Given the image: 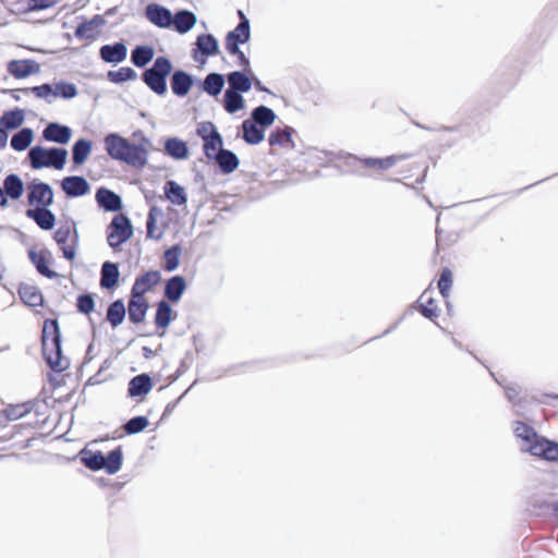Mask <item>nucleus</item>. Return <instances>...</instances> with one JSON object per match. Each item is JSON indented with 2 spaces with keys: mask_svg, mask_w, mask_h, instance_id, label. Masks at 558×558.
I'll return each instance as SVG.
<instances>
[{
  "mask_svg": "<svg viewBox=\"0 0 558 558\" xmlns=\"http://www.w3.org/2000/svg\"><path fill=\"white\" fill-rule=\"evenodd\" d=\"M153 58L154 49L149 46H137L131 56L132 62L138 68L145 66Z\"/></svg>",
  "mask_w": 558,
  "mask_h": 558,
  "instance_id": "79ce46f5",
  "label": "nucleus"
},
{
  "mask_svg": "<svg viewBox=\"0 0 558 558\" xmlns=\"http://www.w3.org/2000/svg\"><path fill=\"white\" fill-rule=\"evenodd\" d=\"M148 303L142 295L131 292V300L128 306L129 319L134 324L142 323L146 316Z\"/></svg>",
  "mask_w": 558,
  "mask_h": 558,
  "instance_id": "2eb2a0df",
  "label": "nucleus"
},
{
  "mask_svg": "<svg viewBox=\"0 0 558 558\" xmlns=\"http://www.w3.org/2000/svg\"><path fill=\"white\" fill-rule=\"evenodd\" d=\"M133 138L138 141L130 142L120 134L110 133L104 138L105 149L112 159L143 169L148 163L150 141L141 131L135 132Z\"/></svg>",
  "mask_w": 558,
  "mask_h": 558,
  "instance_id": "f257e3e1",
  "label": "nucleus"
},
{
  "mask_svg": "<svg viewBox=\"0 0 558 558\" xmlns=\"http://www.w3.org/2000/svg\"><path fill=\"white\" fill-rule=\"evenodd\" d=\"M25 113L23 109L15 108L4 111L0 118V125L8 132L20 128L24 122Z\"/></svg>",
  "mask_w": 558,
  "mask_h": 558,
  "instance_id": "bb28decb",
  "label": "nucleus"
},
{
  "mask_svg": "<svg viewBox=\"0 0 558 558\" xmlns=\"http://www.w3.org/2000/svg\"><path fill=\"white\" fill-rule=\"evenodd\" d=\"M125 317V306L121 300L114 301L107 311V319L112 327L121 325Z\"/></svg>",
  "mask_w": 558,
  "mask_h": 558,
  "instance_id": "a19ab883",
  "label": "nucleus"
},
{
  "mask_svg": "<svg viewBox=\"0 0 558 558\" xmlns=\"http://www.w3.org/2000/svg\"><path fill=\"white\" fill-rule=\"evenodd\" d=\"M99 53L105 62L118 64L125 60L128 49L123 43H116L113 45L102 46Z\"/></svg>",
  "mask_w": 558,
  "mask_h": 558,
  "instance_id": "4468645a",
  "label": "nucleus"
},
{
  "mask_svg": "<svg viewBox=\"0 0 558 558\" xmlns=\"http://www.w3.org/2000/svg\"><path fill=\"white\" fill-rule=\"evenodd\" d=\"M34 138V132L31 128H22L13 134L10 145L16 151H23L29 147Z\"/></svg>",
  "mask_w": 558,
  "mask_h": 558,
  "instance_id": "c85d7f7f",
  "label": "nucleus"
},
{
  "mask_svg": "<svg viewBox=\"0 0 558 558\" xmlns=\"http://www.w3.org/2000/svg\"><path fill=\"white\" fill-rule=\"evenodd\" d=\"M252 120L262 128H267L275 122L276 114L272 109L266 106H259L253 110Z\"/></svg>",
  "mask_w": 558,
  "mask_h": 558,
  "instance_id": "58836bf2",
  "label": "nucleus"
},
{
  "mask_svg": "<svg viewBox=\"0 0 558 558\" xmlns=\"http://www.w3.org/2000/svg\"><path fill=\"white\" fill-rule=\"evenodd\" d=\"M8 137L9 132L0 125V149L7 146Z\"/></svg>",
  "mask_w": 558,
  "mask_h": 558,
  "instance_id": "69168bd1",
  "label": "nucleus"
},
{
  "mask_svg": "<svg viewBox=\"0 0 558 558\" xmlns=\"http://www.w3.org/2000/svg\"><path fill=\"white\" fill-rule=\"evenodd\" d=\"M453 276L448 268L444 269L438 281V289L444 298H447L452 287Z\"/></svg>",
  "mask_w": 558,
  "mask_h": 558,
  "instance_id": "603ef678",
  "label": "nucleus"
},
{
  "mask_svg": "<svg viewBox=\"0 0 558 558\" xmlns=\"http://www.w3.org/2000/svg\"><path fill=\"white\" fill-rule=\"evenodd\" d=\"M68 158V151L63 148H41L37 146V169L52 167L57 170L63 169Z\"/></svg>",
  "mask_w": 558,
  "mask_h": 558,
  "instance_id": "6e6552de",
  "label": "nucleus"
},
{
  "mask_svg": "<svg viewBox=\"0 0 558 558\" xmlns=\"http://www.w3.org/2000/svg\"><path fill=\"white\" fill-rule=\"evenodd\" d=\"M26 197L29 207L26 209V216L35 220V179L26 183Z\"/></svg>",
  "mask_w": 558,
  "mask_h": 558,
  "instance_id": "5fc2aeb1",
  "label": "nucleus"
},
{
  "mask_svg": "<svg viewBox=\"0 0 558 558\" xmlns=\"http://www.w3.org/2000/svg\"><path fill=\"white\" fill-rule=\"evenodd\" d=\"M192 86V77L183 72L177 71L173 73L171 78L172 92L180 97L186 96Z\"/></svg>",
  "mask_w": 558,
  "mask_h": 558,
  "instance_id": "393cba45",
  "label": "nucleus"
},
{
  "mask_svg": "<svg viewBox=\"0 0 558 558\" xmlns=\"http://www.w3.org/2000/svg\"><path fill=\"white\" fill-rule=\"evenodd\" d=\"M3 187L8 197L14 201L19 199L24 192V183L15 173H10L5 177Z\"/></svg>",
  "mask_w": 558,
  "mask_h": 558,
  "instance_id": "7c9ffc66",
  "label": "nucleus"
},
{
  "mask_svg": "<svg viewBox=\"0 0 558 558\" xmlns=\"http://www.w3.org/2000/svg\"><path fill=\"white\" fill-rule=\"evenodd\" d=\"M37 271L40 272L41 275L48 277V278H53L57 276V274L52 270H50L44 263L43 260L37 256Z\"/></svg>",
  "mask_w": 558,
  "mask_h": 558,
  "instance_id": "052dcab7",
  "label": "nucleus"
},
{
  "mask_svg": "<svg viewBox=\"0 0 558 558\" xmlns=\"http://www.w3.org/2000/svg\"><path fill=\"white\" fill-rule=\"evenodd\" d=\"M70 234V229L66 228H60L54 233V240L57 243L62 244L65 243Z\"/></svg>",
  "mask_w": 558,
  "mask_h": 558,
  "instance_id": "bf43d9fd",
  "label": "nucleus"
},
{
  "mask_svg": "<svg viewBox=\"0 0 558 558\" xmlns=\"http://www.w3.org/2000/svg\"><path fill=\"white\" fill-rule=\"evenodd\" d=\"M43 354L47 364L56 372H62L69 366L68 360L62 356L61 343L57 344L56 351L47 349V351H43Z\"/></svg>",
  "mask_w": 558,
  "mask_h": 558,
  "instance_id": "cd10ccee",
  "label": "nucleus"
},
{
  "mask_svg": "<svg viewBox=\"0 0 558 558\" xmlns=\"http://www.w3.org/2000/svg\"><path fill=\"white\" fill-rule=\"evenodd\" d=\"M34 405L35 402L33 400H28L26 402L16 404H9L2 411V413L5 415L7 420L15 421L29 413L33 410Z\"/></svg>",
  "mask_w": 558,
  "mask_h": 558,
  "instance_id": "473e14b6",
  "label": "nucleus"
},
{
  "mask_svg": "<svg viewBox=\"0 0 558 558\" xmlns=\"http://www.w3.org/2000/svg\"><path fill=\"white\" fill-rule=\"evenodd\" d=\"M59 343H61V335L58 323L56 320H46L41 335L43 351H47V349L56 351Z\"/></svg>",
  "mask_w": 558,
  "mask_h": 558,
  "instance_id": "9b49d317",
  "label": "nucleus"
},
{
  "mask_svg": "<svg viewBox=\"0 0 558 558\" xmlns=\"http://www.w3.org/2000/svg\"><path fill=\"white\" fill-rule=\"evenodd\" d=\"M148 426V420L145 416H136L131 418L124 426L128 434H136L144 430Z\"/></svg>",
  "mask_w": 558,
  "mask_h": 558,
  "instance_id": "3c124183",
  "label": "nucleus"
},
{
  "mask_svg": "<svg viewBox=\"0 0 558 558\" xmlns=\"http://www.w3.org/2000/svg\"><path fill=\"white\" fill-rule=\"evenodd\" d=\"M198 50L206 56H214L218 50V41L213 35H201L196 41Z\"/></svg>",
  "mask_w": 558,
  "mask_h": 558,
  "instance_id": "c03bdc74",
  "label": "nucleus"
},
{
  "mask_svg": "<svg viewBox=\"0 0 558 558\" xmlns=\"http://www.w3.org/2000/svg\"><path fill=\"white\" fill-rule=\"evenodd\" d=\"M229 89L246 93L251 89L253 81L245 72L234 71L228 74Z\"/></svg>",
  "mask_w": 558,
  "mask_h": 558,
  "instance_id": "5701e85b",
  "label": "nucleus"
},
{
  "mask_svg": "<svg viewBox=\"0 0 558 558\" xmlns=\"http://www.w3.org/2000/svg\"><path fill=\"white\" fill-rule=\"evenodd\" d=\"M235 56H238L240 65L243 66L244 71L245 72L250 71V61L245 57V54L239 49V52Z\"/></svg>",
  "mask_w": 558,
  "mask_h": 558,
  "instance_id": "0e129e2a",
  "label": "nucleus"
},
{
  "mask_svg": "<svg viewBox=\"0 0 558 558\" xmlns=\"http://www.w3.org/2000/svg\"><path fill=\"white\" fill-rule=\"evenodd\" d=\"M225 83L222 74L210 73L203 81V90L209 96L217 97L221 93Z\"/></svg>",
  "mask_w": 558,
  "mask_h": 558,
  "instance_id": "2f4dec72",
  "label": "nucleus"
},
{
  "mask_svg": "<svg viewBox=\"0 0 558 558\" xmlns=\"http://www.w3.org/2000/svg\"><path fill=\"white\" fill-rule=\"evenodd\" d=\"M186 289L185 279L182 276H174L166 283L165 295L171 302H179Z\"/></svg>",
  "mask_w": 558,
  "mask_h": 558,
  "instance_id": "412c9836",
  "label": "nucleus"
},
{
  "mask_svg": "<svg viewBox=\"0 0 558 558\" xmlns=\"http://www.w3.org/2000/svg\"><path fill=\"white\" fill-rule=\"evenodd\" d=\"M96 199L101 207L109 211H117L122 206L120 196L107 189H99Z\"/></svg>",
  "mask_w": 558,
  "mask_h": 558,
  "instance_id": "a211bd4d",
  "label": "nucleus"
},
{
  "mask_svg": "<svg viewBox=\"0 0 558 558\" xmlns=\"http://www.w3.org/2000/svg\"><path fill=\"white\" fill-rule=\"evenodd\" d=\"M81 460L86 468L93 471L105 469L109 474H116L122 465V451L120 448L111 450L107 457L99 451L82 450Z\"/></svg>",
  "mask_w": 558,
  "mask_h": 558,
  "instance_id": "7ed1b4c3",
  "label": "nucleus"
},
{
  "mask_svg": "<svg viewBox=\"0 0 558 558\" xmlns=\"http://www.w3.org/2000/svg\"><path fill=\"white\" fill-rule=\"evenodd\" d=\"M15 232H16V240L19 242H21L23 245L29 244V236L27 234H25L24 232H22L20 230H15Z\"/></svg>",
  "mask_w": 558,
  "mask_h": 558,
  "instance_id": "774afa93",
  "label": "nucleus"
},
{
  "mask_svg": "<svg viewBox=\"0 0 558 558\" xmlns=\"http://www.w3.org/2000/svg\"><path fill=\"white\" fill-rule=\"evenodd\" d=\"M62 190L68 196L77 197L89 191V184L83 177H66L61 182Z\"/></svg>",
  "mask_w": 558,
  "mask_h": 558,
  "instance_id": "ddd939ff",
  "label": "nucleus"
},
{
  "mask_svg": "<svg viewBox=\"0 0 558 558\" xmlns=\"http://www.w3.org/2000/svg\"><path fill=\"white\" fill-rule=\"evenodd\" d=\"M153 388L151 379L146 374L135 376L129 383V395L131 397H141L147 395Z\"/></svg>",
  "mask_w": 558,
  "mask_h": 558,
  "instance_id": "4be33fe9",
  "label": "nucleus"
},
{
  "mask_svg": "<svg viewBox=\"0 0 558 558\" xmlns=\"http://www.w3.org/2000/svg\"><path fill=\"white\" fill-rule=\"evenodd\" d=\"M160 279V271H147L143 276L136 278L132 288V293L144 296L146 292L150 291L155 286L159 283Z\"/></svg>",
  "mask_w": 558,
  "mask_h": 558,
  "instance_id": "f8f14e48",
  "label": "nucleus"
},
{
  "mask_svg": "<svg viewBox=\"0 0 558 558\" xmlns=\"http://www.w3.org/2000/svg\"><path fill=\"white\" fill-rule=\"evenodd\" d=\"M133 235V227L130 219L124 215L113 217L107 229L108 244L117 250Z\"/></svg>",
  "mask_w": 558,
  "mask_h": 558,
  "instance_id": "39448f33",
  "label": "nucleus"
},
{
  "mask_svg": "<svg viewBox=\"0 0 558 558\" xmlns=\"http://www.w3.org/2000/svg\"><path fill=\"white\" fill-rule=\"evenodd\" d=\"M182 254V248L180 245H173L165 252V269L167 271L175 270L180 265V256Z\"/></svg>",
  "mask_w": 558,
  "mask_h": 558,
  "instance_id": "37998d69",
  "label": "nucleus"
},
{
  "mask_svg": "<svg viewBox=\"0 0 558 558\" xmlns=\"http://www.w3.org/2000/svg\"><path fill=\"white\" fill-rule=\"evenodd\" d=\"M421 312L427 318H434L438 316L437 306L434 304V300L428 296L427 292H424L421 298Z\"/></svg>",
  "mask_w": 558,
  "mask_h": 558,
  "instance_id": "8fccbe9b",
  "label": "nucleus"
},
{
  "mask_svg": "<svg viewBox=\"0 0 558 558\" xmlns=\"http://www.w3.org/2000/svg\"><path fill=\"white\" fill-rule=\"evenodd\" d=\"M225 109L229 113H234L244 108V99L240 92L227 89L223 96Z\"/></svg>",
  "mask_w": 558,
  "mask_h": 558,
  "instance_id": "ea45409f",
  "label": "nucleus"
},
{
  "mask_svg": "<svg viewBox=\"0 0 558 558\" xmlns=\"http://www.w3.org/2000/svg\"><path fill=\"white\" fill-rule=\"evenodd\" d=\"M25 162L35 170V146L28 148Z\"/></svg>",
  "mask_w": 558,
  "mask_h": 558,
  "instance_id": "680f3d73",
  "label": "nucleus"
},
{
  "mask_svg": "<svg viewBox=\"0 0 558 558\" xmlns=\"http://www.w3.org/2000/svg\"><path fill=\"white\" fill-rule=\"evenodd\" d=\"M52 190L47 184L37 183V201L49 204L52 202Z\"/></svg>",
  "mask_w": 558,
  "mask_h": 558,
  "instance_id": "4d7b16f0",
  "label": "nucleus"
},
{
  "mask_svg": "<svg viewBox=\"0 0 558 558\" xmlns=\"http://www.w3.org/2000/svg\"><path fill=\"white\" fill-rule=\"evenodd\" d=\"M54 215L46 209L37 207V226L44 230H51L54 226Z\"/></svg>",
  "mask_w": 558,
  "mask_h": 558,
  "instance_id": "09e8293b",
  "label": "nucleus"
},
{
  "mask_svg": "<svg viewBox=\"0 0 558 558\" xmlns=\"http://www.w3.org/2000/svg\"><path fill=\"white\" fill-rule=\"evenodd\" d=\"M43 137L48 142L64 145L70 142L72 130L66 125L51 122L43 131Z\"/></svg>",
  "mask_w": 558,
  "mask_h": 558,
  "instance_id": "1a4fd4ad",
  "label": "nucleus"
},
{
  "mask_svg": "<svg viewBox=\"0 0 558 558\" xmlns=\"http://www.w3.org/2000/svg\"><path fill=\"white\" fill-rule=\"evenodd\" d=\"M162 216V211L160 208L153 206L148 213L147 217V238L151 240H160L165 234V229L158 227L157 221L158 218Z\"/></svg>",
  "mask_w": 558,
  "mask_h": 558,
  "instance_id": "f3484780",
  "label": "nucleus"
},
{
  "mask_svg": "<svg viewBox=\"0 0 558 558\" xmlns=\"http://www.w3.org/2000/svg\"><path fill=\"white\" fill-rule=\"evenodd\" d=\"M105 24V19L100 15L94 16L90 21L77 26L75 36L81 39H94L99 34V28Z\"/></svg>",
  "mask_w": 558,
  "mask_h": 558,
  "instance_id": "dca6fc26",
  "label": "nucleus"
},
{
  "mask_svg": "<svg viewBox=\"0 0 558 558\" xmlns=\"http://www.w3.org/2000/svg\"><path fill=\"white\" fill-rule=\"evenodd\" d=\"M197 22V17L193 12L183 10L179 11L173 16V23L174 29L180 34H185L189 31H191Z\"/></svg>",
  "mask_w": 558,
  "mask_h": 558,
  "instance_id": "aec40b11",
  "label": "nucleus"
},
{
  "mask_svg": "<svg viewBox=\"0 0 558 558\" xmlns=\"http://www.w3.org/2000/svg\"><path fill=\"white\" fill-rule=\"evenodd\" d=\"M198 135L203 138V141H206L214 136L215 134H218V131L216 130L215 125L210 122L203 123L197 129Z\"/></svg>",
  "mask_w": 558,
  "mask_h": 558,
  "instance_id": "13d9d810",
  "label": "nucleus"
},
{
  "mask_svg": "<svg viewBox=\"0 0 558 558\" xmlns=\"http://www.w3.org/2000/svg\"><path fill=\"white\" fill-rule=\"evenodd\" d=\"M405 158V155H392L386 158H365L362 159L361 162L368 168H378L380 170H387Z\"/></svg>",
  "mask_w": 558,
  "mask_h": 558,
  "instance_id": "72a5a7b5",
  "label": "nucleus"
},
{
  "mask_svg": "<svg viewBox=\"0 0 558 558\" xmlns=\"http://www.w3.org/2000/svg\"><path fill=\"white\" fill-rule=\"evenodd\" d=\"M95 306V302L93 298L88 294L80 295L77 299V308L80 312L84 314H88L93 311Z\"/></svg>",
  "mask_w": 558,
  "mask_h": 558,
  "instance_id": "6e6d98bb",
  "label": "nucleus"
},
{
  "mask_svg": "<svg viewBox=\"0 0 558 558\" xmlns=\"http://www.w3.org/2000/svg\"><path fill=\"white\" fill-rule=\"evenodd\" d=\"M92 151V142L81 138L75 142L72 148V159L75 165H82L86 161Z\"/></svg>",
  "mask_w": 558,
  "mask_h": 558,
  "instance_id": "c9c22d12",
  "label": "nucleus"
},
{
  "mask_svg": "<svg viewBox=\"0 0 558 558\" xmlns=\"http://www.w3.org/2000/svg\"><path fill=\"white\" fill-rule=\"evenodd\" d=\"M165 195L168 201L174 205H185L187 202V195L184 187L174 181H168L165 185Z\"/></svg>",
  "mask_w": 558,
  "mask_h": 558,
  "instance_id": "c756f323",
  "label": "nucleus"
},
{
  "mask_svg": "<svg viewBox=\"0 0 558 558\" xmlns=\"http://www.w3.org/2000/svg\"><path fill=\"white\" fill-rule=\"evenodd\" d=\"M8 72L15 78H24L35 73V60H11Z\"/></svg>",
  "mask_w": 558,
  "mask_h": 558,
  "instance_id": "6ab92c4d",
  "label": "nucleus"
},
{
  "mask_svg": "<svg viewBox=\"0 0 558 558\" xmlns=\"http://www.w3.org/2000/svg\"><path fill=\"white\" fill-rule=\"evenodd\" d=\"M76 94L75 85L70 83L44 84L37 86V97L44 98L48 102H52L58 97L71 99L75 97Z\"/></svg>",
  "mask_w": 558,
  "mask_h": 558,
  "instance_id": "423d86ee",
  "label": "nucleus"
},
{
  "mask_svg": "<svg viewBox=\"0 0 558 558\" xmlns=\"http://www.w3.org/2000/svg\"><path fill=\"white\" fill-rule=\"evenodd\" d=\"M268 142L271 146L289 147L292 145L291 130L289 128L272 132Z\"/></svg>",
  "mask_w": 558,
  "mask_h": 558,
  "instance_id": "49530a36",
  "label": "nucleus"
},
{
  "mask_svg": "<svg viewBox=\"0 0 558 558\" xmlns=\"http://www.w3.org/2000/svg\"><path fill=\"white\" fill-rule=\"evenodd\" d=\"M58 0H37V10L47 9L57 3Z\"/></svg>",
  "mask_w": 558,
  "mask_h": 558,
  "instance_id": "338daca9",
  "label": "nucleus"
},
{
  "mask_svg": "<svg viewBox=\"0 0 558 558\" xmlns=\"http://www.w3.org/2000/svg\"><path fill=\"white\" fill-rule=\"evenodd\" d=\"M218 162L220 169L225 173L233 172L239 166V159L234 153L228 149H223L220 154L215 158Z\"/></svg>",
  "mask_w": 558,
  "mask_h": 558,
  "instance_id": "4c0bfd02",
  "label": "nucleus"
},
{
  "mask_svg": "<svg viewBox=\"0 0 558 558\" xmlns=\"http://www.w3.org/2000/svg\"><path fill=\"white\" fill-rule=\"evenodd\" d=\"M513 432L520 441V449L547 461H558V444L539 436L523 422L513 424Z\"/></svg>",
  "mask_w": 558,
  "mask_h": 558,
  "instance_id": "f03ea898",
  "label": "nucleus"
},
{
  "mask_svg": "<svg viewBox=\"0 0 558 558\" xmlns=\"http://www.w3.org/2000/svg\"><path fill=\"white\" fill-rule=\"evenodd\" d=\"M238 13L241 22L226 38V49L230 54H236L239 52V45L246 43L251 36L250 21L242 11Z\"/></svg>",
  "mask_w": 558,
  "mask_h": 558,
  "instance_id": "0eeeda50",
  "label": "nucleus"
},
{
  "mask_svg": "<svg viewBox=\"0 0 558 558\" xmlns=\"http://www.w3.org/2000/svg\"><path fill=\"white\" fill-rule=\"evenodd\" d=\"M243 138L246 143L256 145L264 140V128L255 123L252 119L242 123Z\"/></svg>",
  "mask_w": 558,
  "mask_h": 558,
  "instance_id": "a878e982",
  "label": "nucleus"
},
{
  "mask_svg": "<svg viewBox=\"0 0 558 558\" xmlns=\"http://www.w3.org/2000/svg\"><path fill=\"white\" fill-rule=\"evenodd\" d=\"M20 94H35V87L26 88V89H16L12 90L11 95L15 100H21Z\"/></svg>",
  "mask_w": 558,
  "mask_h": 558,
  "instance_id": "e2e57ef3",
  "label": "nucleus"
},
{
  "mask_svg": "<svg viewBox=\"0 0 558 558\" xmlns=\"http://www.w3.org/2000/svg\"><path fill=\"white\" fill-rule=\"evenodd\" d=\"M19 295L25 305L35 307V287L22 283L19 288Z\"/></svg>",
  "mask_w": 558,
  "mask_h": 558,
  "instance_id": "864d4df0",
  "label": "nucleus"
},
{
  "mask_svg": "<svg viewBox=\"0 0 558 558\" xmlns=\"http://www.w3.org/2000/svg\"><path fill=\"white\" fill-rule=\"evenodd\" d=\"M171 70V62L167 58L158 57L154 65L144 72L143 80L156 94L163 95L167 92L166 78Z\"/></svg>",
  "mask_w": 558,
  "mask_h": 558,
  "instance_id": "20e7f679",
  "label": "nucleus"
},
{
  "mask_svg": "<svg viewBox=\"0 0 558 558\" xmlns=\"http://www.w3.org/2000/svg\"><path fill=\"white\" fill-rule=\"evenodd\" d=\"M145 13L146 17L158 27L168 28L172 26L173 15L170 10L161 5L148 4Z\"/></svg>",
  "mask_w": 558,
  "mask_h": 558,
  "instance_id": "9d476101",
  "label": "nucleus"
},
{
  "mask_svg": "<svg viewBox=\"0 0 558 558\" xmlns=\"http://www.w3.org/2000/svg\"><path fill=\"white\" fill-rule=\"evenodd\" d=\"M118 265L111 262H105L101 266L100 286L105 289H112L119 280Z\"/></svg>",
  "mask_w": 558,
  "mask_h": 558,
  "instance_id": "b1692460",
  "label": "nucleus"
},
{
  "mask_svg": "<svg viewBox=\"0 0 558 558\" xmlns=\"http://www.w3.org/2000/svg\"><path fill=\"white\" fill-rule=\"evenodd\" d=\"M108 78L112 83H123L136 78V72L132 68H120L117 71H109Z\"/></svg>",
  "mask_w": 558,
  "mask_h": 558,
  "instance_id": "de8ad7c7",
  "label": "nucleus"
},
{
  "mask_svg": "<svg viewBox=\"0 0 558 558\" xmlns=\"http://www.w3.org/2000/svg\"><path fill=\"white\" fill-rule=\"evenodd\" d=\"M222 150V140L219 133L204 141V151L208 158L215 159Z\"/></svg>",
  "mask_w": 558,
  "mask_h": 558,
  "instance_id": "a18cd8bd",
  "label": "nucleus"
},
{
  "mask_svg": "<svg viewBox=\"0 0 558 558\" xmlns=\"http://www.w3.org/2000/svg\"><path fill=\"white\" fill-rule=\"evenodd\" d=\"M165 150L169 156L175 159H186L189 157L186 144L177 137L167 140Z\"/></svg>",
  "mask_w": 558,
  "mask_h": 558,
  "instance_id": "f704fd0d",
  "label": "nucleus"
},
{
  "mask_svg": "<svg viewBox=\"0 0 558 558\" xmlns=\"http://www.w3.org/2000/svg\"><path fill=\"white\" fill-rule=\"evenodd\" d=\"M175 317L171 306L166 302L161 301L158 303L155 323L158 328L166 329Z\"/></svg>",
  "mask_w": 558,
  "mask_h": 558,
  "instance_id": "e433bc0d",
  "label": "nucleus"
}]
</instances>
